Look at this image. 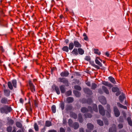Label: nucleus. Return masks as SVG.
Segmentation results:
<instances>
[{
	"label": "nucleus",
	"mask_w": 132,
	"mask_h": 132,
	"mask_svg": "<svg viewBox=\"0 0 132 132\" xmlns=\"http://www.w3.org/2000/svg\"><path fill=\"white\" fill-rule=\"evenodd\" d=\"M74 46L73 43V42L70 43L69 44V49L70 50H72Z\"/></svg>",
	"instance_id": "obj_21"
},
{
	"label": "nucleus",
	"mask_w": 132,
	"mask_h": 132,
	"mask_svg": "<svg viewBox=\"0 0 132 132\" xmlns=\"http://www.w3.org/2000/svg\"><path fill=\"white\" fill-rule=\"evenodd\" d=\"M16 127L18 128H21L22 126V124L19 122H16Z\"/></svg>",
	"instance_id": "obj_37"
},
{
	"label": "nucleus",
	"mask_w": 132,
	"mask_h": 132,
	"mask_svg": "<svg viewBox=\"0 0 132 132\" xmlns=\"http://www.w3.org/2000/svg\"><path fill=\"white\" fill-rule=\"evenodd\" d=\"M109 80L113 84H116V82L115 81L114 79L112 77H109L108 78Z\"/></svg>",
	"instance_id": "obj_18"
},
{
	"label": "nucleus",
	"mask_w": 132,
	"mask_h": 132,
	"mask_svg": "<svg viewBox=\"0 0 132 132\" xmlns=\"http://www.w3.org/2000/svg\"><path fill=\"white\" fill-rule=\"evenodd\" d=\"M84 39L85 40H88V38L87 36H86L84 37Z\"/></svg>",
	"instance_id": "obj_63"
},
{
	"label": "nucleus",
	"mask_w": 132,
	"mask_h": 132,
	"mask_svg": "<svg viewBox=\"0 0 132 132\" xmlns=\"http://www.w3.org/2000/svg\"><path fill=\"white\" fill-rule=\"evenodd\" d=\"M98 100L101 103L103 104H104L106 103V100L105 97L101 96L98 98Z\"/></svg>",
	"instance_id": "obj_4"
},
{
	"label": "nucleus",
	"mask_w": 132,
	"mask_h": 132,
	"mask_svg": "<svg viewBox=\"0 0 132 132\" xmlns=\"http://www.w3.org/2000/svg\"><path fill=\"white\" fill-rule=\"evenodd\" d=\"M88 109H87L85 107L82 108L81 109V111L83 113H84L89 111L90 112H92V109L89 106L88 107Z\"/></svg>",
	"instance_id": "obj_1"
},
{
	"label": "nucleus",
	"mask_w": 132,
	"mask_h": 132,
	"mask_svg": "<svg viewBox=\"0 0 132 132\" xmlns=\"http://www.w3.org/2000/svg\"><path fill=\"white\" fill-rule=\"evenodd\" d=\"M95 67L96 68H97V69H100V68L99 67H98V66L96 65H95Z\"/></svg>",
	"instance_id": "obj_64"
},
{
	"label": "nucleus",
	"mask_w": 132,
	"mask_h": 132,
	"mask_svg": "<svg viewBox=\"0 0 132 132\" xmlns=\"http://www.w3.org/2000/svg\"><path fill=\"white\" fill-rule=\"evenodd\" d=\"M78 120L79 122H82L83 119L82 115L80 113L78 114Z\"/></svg>",
	"instance_id": "obj_31"
},
{
	"label": "nucleus",
	"mask_w": 132,
	"mask_h": 132,
	"mask_svg": "<svg viewBox=\"0 0 132 132\" xmlns=\"http://www.w3.org/2000/svg\"><path fill=\"white\" fill-rule=\"evenodd\" d=\"M56 106L55 105H53L51 107V110L52 112L54 113L56 112Z\"/></svg>",
	"instance_id": "obj_36"
},
{
	"label": "nucleus",
	"mask_w": 132,
	"mask_h": 132,
	"mask_svg": "<svg viewBox=\"0 0 132 132\" xmlns=\"http://www.w3.org/2000/svg\"><path fill=\"white\" fill-rule=\"evenodd\" d=\"M74 46L77 48H80L81 47V44L77 40H75L73 42Z\"/></svg>",
	"instance_id": "obj_7"
},
{
	"label": "nucleus",
	"mask_w": 132,
	"mask_h": 132,
	"mask_svg": "<svg viewBox=\"0 0 132 132\" xmlns=\"http://www.w3.org/2000/svg\"><path fill=\"white\" fill-rule=\"evenodd\" d=\"M67 101L69 103H71L73 101V99L72 97H69L67 98Z\"/></svg>",
	"instance_id": "obj_30"
},
{
	"label": "nucleus",
	"mask_w": 132,
	"mask_h": 132,
	"mask_svg": "<svg viewBox=\"0 0 132 132\" xmlns=\"http://www.w3.org/2000/svg\"><path fill=\"white\" fill-rule=\"evenodd\" d=\"M4 93L5 95L8 96V91L7 90L4 89Z\"/></svg>",
	"instance_id": "obj_52"
},
{
	"label": "nucleus",
	"mask_w": 132,
	"mask_h": 132,
	"mask_svg": "<svg viewBox=\"0 0 132 132\" xmlns=\"http://www.w3.org/2000/svg\"><path fill=\"white\" fill-rule=\"evenodd\" d=\"M93 106V109L95 112H97L98 109L97 106L95 104H93L92 105Z\"/></svg>",
	"instance_id": "obj_25"
},
{
	"label": "nucleus",
	"mask_w": 132,
	"mask_h": 132,
	"mask_svg": "<svg viewBox=\"0 0 132 132\" xmlns=\"http://www.w3.org/2000/svg\"><path fill=\"white\" fill-rule=\"evenodd\" d=\"M70 116L74 119H76L77 118V114L75 113L71 112L70 113Z\"/></svg>",
	"instance_id": "obj_22"
},
{
	"label": "nucleus",
	"mask_w": 132,
	"mask_h": 132,
	"mask_svg": "<svg viewBox=\"0 0 132 132\" xmlns=\"http://www.w3.org/2000/svg\"><path fill=\"white\" fill-rule=\"evenodd\" d=\"M60 88L62 93H64L65 91V88L63 85H61L60 86Z\"/></svg>",
	"instance_id": "obj_17"
},
{
	"label": "nucleus",
	"mask_w": 132,
	"mask_h": 132,
	"mask_svg": "<svg viewBox=\"0 0 132 132\" xmlns=\"http://www.w3.org/2000/svg\"><path fill=\"white\" fill-rule=\"evenodd\" d=\"M97 85L94 83H93L92 84L91 88L92 89H94L96 88Z\"/></svg>",
	"instance_id": "obj_42"
},
{
	"label": "nucleus",
	"mask_w": 132,
	"mask_h": 132,
	"mask_svg": "<svg viewBox=\"0 0 132 132\" xmlns=\"http://www.w3.org/2000/svg\"><path fill=\"white\" fill-rule=\"evenodd\" d=\"M20 103H23V100L22 98H20Z\"/></svg>",
	"instance_id": "obj_60"
},
{
	"label": "nucleus",
	"mask_w": 132,
	"mask_h": 132,
	"mask_svg": "<svg viewBox=\"0 0 132 132\" xmlns=\"http://www.w3.org/2000/svg\"><path fill=\"white\" fill-rule=\"evenodd\" d=\"M95 62L96 64L98 65L99 66L102 67V64L99 61L97 58H96L95 59Z\"/></svg>",
	"instance_id": "obj_27"
},
{
	"label": "nucleus",
	"mask_w": 132,
	"mask_h": 132,
	"mask_svg": "<svg viewBox=\"0 0 132 132\" xmlns=\"http://www.w3.org/2000/svg\"><path fill=\"white\" fill-rule=\"evenodd\" d=\"M62 50L64 52H68L69 51V48L67 46H64L62 48Z\"/></svg>",
	"instance_id": "obj_32"
},
{
	"label": "nucleus",
	"mask_w": 132,
	"mask_h": 132,
	"mask_svg": "<svg viewBox=\"0 0 132 132\" xmlns=\"http://www.w3.org/2000/svg\"><path fill=\"white\" fill-rule=\"evenodd\" d=\"M72 109V106L71 105H68L67 106L66 110H71Z\"/></svg>",
	"instance_id": "obj_50"
},
{
	"label": "nucleus",
	"mask_w": 132,
	"mask_h": 132,
	"mask_svg": "<svg viewBox=\"0 0 132 132\" xmlns=\"http://www.w3.org/2000/svg\"><path fill=\"white\" fill-rule=\"evenodd\" d=\"M29 83L31 91L34 93L35 91V89L34 85L30 81H29Z\"/></svg>",
	"instance_id": "obj_8"
},
{
	"label": "nucleus",
	"mask_w": 132,
	"mask_h": 132,
	"mask_svg": "<svg viewBox=\"0 0 132 132\" xmlns=\"http://www.w3.org/2000/svg\"><path fill=\"white\" fill-rule=\"evenodd\" d=\"M84 90L86 93L87 94L91 95L92 94V91L88 88H84Z\"/></svg>",
	"instance_id": "obj_10"
},
{
	"label": "nucleus",
	"mask_w": 132,
	"mask_h": 132,
	"mask_svg": "<svg viewBox=\"0 0 132 132\" xmlns=\"http://www.w3.org/2000/svg\"><path fill=\"white\" fill-rule=\"evenodd\" d=\"M71 90H69L65 93V94L67 96H68L71 95Z\"/></svg>",
	"instance_id": "obj_46"
},
{
	"label": "nucleus",
	"mask_w": 132,
	"mask_h": 132,
	"mask_svg": "<svg viewBox=\"0 0 132 132\" xmlns=\"http://www.w3.org/2000/svg\"><path fill=\"white\" fill-rule=\"evenodd\" d=\"M85 117L86 118H91L92 115L90 114L86 113L85 114Z\"/></svg>",
	"instance_id": "obj_41"
},
{
	"label": "nucleus",
	"mask_w": 132,
	"mask_h": 132,
	"mask_svg": "<svg viewBox=\"0 0 132 132\" xmlns=\"http://www.w3.org/2000/svg\"><path fill=\"white\" fill-rule=\"evenodd\" d=\"M105 123V125H108V122L107 120H105L104 121Z\"/></svg>",
	"instance_id": "obj_58"
},
{
	"label": "nucleus",
	"mask_w": 132,
	"mask_h": 132,
	"mask_svg": "<svg viewBox=\"0 0 132 132\" xmlns=\"http://www.w3.org/2000/svg\"><path fill=\"white\" fill-rule=\"evenodd\" d=\"M107 109L108 111L107 113H106V115L108 117H110V113L111 112V110L110 109V106L109 104H107Z\"/></svg>",
	"instance_id": "obj_15"
},
{
	"label": "nucleus",
	"mask_w": 132,
	"mask_h": 132,
	"mask_svg": "<svg viewBox=\"0 0 132 132\" xmlns=\"http://www.w3.org/2000/svg\"><path fill=\"white\" fill-rule=\"evenodd\" d=\"M58 81L59 82H62L65 85L68 84V80L65 78H59Z\"/></svg>",
	"instance_id": "obj_5"
},
{
	"label": "nucleus",
	"mask_w": 132,
	"mask_h": 132,
	"mask_svg": "<svg viewBox=\"0 0 132 132\" xmlns=\"http://www.w3.org/2000/svg\"><path fill=\"white\" fill-rule=\"evenodd\" d=\"M48 132H56V131L54 130H49Z\"/></svg>",
	"instance_id": "obj_61"
},
{
	"label": "nucleus",
	"mask_w": 132,
	"mask_h": 132,
	"mask_svg": "<svg viewBox=\"0 0 132 132\" xmlns=\"http://www.w3.org/2000/svg\"><path fill=\"white\" fill-rule=\"evenodd\" d=\"M60 132H65V130L63 128H61L60 129Z\"/></svg>",
	"instance_id": "obj_55"
},
{
	"label": "nucleus",
	"mask_w": 132,
	"mask_h": 132,
	"mask_svg": "<svg viewBox=\"0 0 132 132\" xmlns=\"http://www.w3.org/2000/svg\"><path fill=\"white\" fill-rule=\"evenodd\" d=\"M9 88L11 89L12 90L13 88V86L11 83L9 82Z\"/></svg>",
	"instance_id": "obj_51"
},
{
	"label": "nucleus",
	"mask_w": 132,
	"mask_h": 132,
	"mask_svg": "<svg viewBox=\"0 0 132 132\" xmlns=\"http://www.w3.org/2000/svg\"><path fill=\"white\" fill-rule=\"evenodd\" d=\"M12 84L14 87L16 88V81L15 80L12 81Z\"/></svg>",
	"instance_id": "obj_38"
},
{
	"label": "nucleus",
	"mask_w": 132,
	"mask_h": 132,
	"mask_svg": "<svg viewBox=\"0 0 132 132\" xmlns=\"http://www.w3.org/2000/svg\"><path fill=\"white\" fill-rule=\"evenodd\" d=\"M102 84L105 86H107L109 87H112V85L111 84L107 81H103L102 82Z\"/></svg>",
	"instance_id": "obj_13"
},
{
	"label": "nucleus",
	"mask_w": 132,
	"mask_h": 132,
	"mask_svg": "<svg viewBox=\"0 0 132 132\" xmlns=\"http://www.w3.org/2000/svg\"><path fill=\"white\" fill-rule=\"evenodd\" d=\"M88 130H86V132H91V131L93 130L94 128L93 125L90 123H89L87 124Z\"/></svg>",
	"instance_id": "obj_2"
},
{
	"label": "nucleus",
	"mask_w": 132,
	"mask_h": 132,
	"mask_svg": "<svg viewBox=\"0 0 132 132\" xmlns=\"http://www.w3.org/2000/svg\"><path fill=\"white\" fill-rule=\"evenodd\" d=\"M112 91L113 92H116L117 91L118 88L117 87H114L112 88Z\"/></svg>",
	"instance_id": "obj_48"
},
{
	"label": "nucleus",
	"mask_w": 132,
	"mask_h": 132,
	"mask_svg": "<svg viewBox=\"0 0 132 132\" xmlns=\"http://www.w3.org/2000/svg\"><path fill=\"white\" fill-rule=\"evenodd\" d=\"M117 105L118 107L120 108H123L125 109H127V107L126 106L123 105L119 103H117Z\"/></svg>",
	"instance_id": "obj_28"
},
{
	"label": "nucleus",
	"mask_w": 132,
	"mask_h": 132,
	"mask_svg": "<svg viewBox=\"0 0 132 132\" xmlns=\"http://www.w3.org/2000/svg\"><path fill=\"white\" fill-rule=\"evenodd\" d=\"M94 53L96 54H97L98 55L100 54L101 53L99 51V50L97 49H94Z\"/></svg>",
	"instance_id": "obj_33"
},
{
	"label": "nucleus",
	"mask_w": 132,
	"mask_h": 132,
	"mask_svg": "<svg viewBox=\"0 0 132 132\" xmlns=\"http://www.w3.org/2000/svg\"><path fill=\"white\" fill-rule=\"evenodd\" d=\"M127 120L128 122L129 125L131 126H132V121L131 120L130 117H128L127 119Z\"/></svg>",
	"instance_id": "obj_26"
},
{
	"label": "nucleus",
	"mask_w": 132,
	"mask_h": 132,
	"mask_svg": "<svg viewBox=\"0 0 132 132\" xmlns=\"http://www.w3.org/2000/svg\"><path fill=\"white\" fill-rule=\"evenodd\" d=\"M77 90H80L81 89V87L79 86H76L74 87Z\"/></svg>",
	"instance_id": "obj_47"
},
{
	"label": "nucleus",
	"mask_w": 132,
	"mask_h": 132,
	"mask_svg": "<svg viewBox=\"0 0 132 132\" xmlns=\"http://www.w3.org/2000/svg\"><path fill=\"white\" fill-rule=\"evenodd\" d=\"M78 51L77 48H75L73 50L71 53L75 55H77L78 54Z\"/></svg>",
	"instance_id": "obj_19"
},
{
	"label": "nucleus",
	"mask_w": 132,
	"mask_h": 132,
	"mask_svg": "<svg viewBox=\"0 0 132 132\" xmlns=\"http://www.w3.org/2000/svg\"><path fill=\"white\" fill-rule=\"evenodd\" d=\"M69 75V73L67 71L62 72L60 74V75L63 77H67Z\"/></svg>",
	"instance_id": "obj_9"
},
{
	"label": "nucleus",
	"mask_w": 132,
	"mask_h": 132,
	"mask_svg": "<svg viewBox=\"0 0 132 132\" xmlns=\"http://www.w3.org/2000/svg\"><path fill=\"white\" fill-rule=\"evenodd\" d=\"M60 106L62 110L64 109V104L63 102H61L60 104Z\"/></svg>",
	"instance_id": "obj_43"
},
{
	"label": "nucleus",
	"mask_w": 132,
	"mask_h": 132,
	"mask_svg": "<svg viewBox=\"0 0 132 132\" xmlns=\"http://www.w3.org/2000/svg\"><path fill=\"white\" fill-rule=\"evenodd\" d=\"M86 84L88 86H90V83L89 81H86Z\"/></svg>",
	"instance_id": "obj_54"
},
{
	"label": "nucleus",
	"mask_w": 132,
	"mask_h": 132,
	"mask_svg": "<svg viewBox=\"0 0 132 132\" xmlns=\"http://www.w3.org/2000/svg\"><path fill=\"white\" fill-rule=\"evenodd\" d=\"M123 127V125L122 124H120L118 125V127L119 128H121Z\"/></svg>",
	"instance_id": "obj_56"
},
{
	"label": "nucleus",
	"mask_w": 132,
	"mask_h": 132,
	"mask_svg": "<svg viewBox=\"0 0 132 132\" xmlns=\"http://www.w3.org/2000/svg\"><path fill=\"white\" fill-rule=\"evenodd\" d=\"M80 132H84V130L83 128H81L80 129Z\"/></svg>",
	"instance_id": "obj_57"
},
{
	"label": "nucleus",
	"mask_w": 132,
	"mask_h": 132,
	"mask_svg": "<svg viewBox=\"0 0 132 132\" xmlns=\"http://www.w3.org/2000/svg\"><path fill=\"white\" fill-rule=\"evenodd\" d=\"M114 111L115 116L118 117L120 114L119 111L116 106H114Z\"/></svg>",
	"instance_id": "obj_6"
},
{
	"label": "nucleus",
	"mask_w": 132,
	"mask_h": 132,
	"mask_svg": "<svg viewBox=\"0 0 132 132\" xmlns=\"http://www.w3.org/2000/svg\"><path fill=\"white\" fill-rule=\"evenodd\" d=\"M98 124L100 126H102L103 125V123L102 121L100 120H97Z\"/></svg>",
	"instance_id": "obj_40"
},
{
	"label": "nucleus",
	"mask_w": 132,
	"mask_h": 132,
	"mask_svg": "<svg viewBox=\"0 0 132 132\" xmlns=\"http://www.w3.org/2000/svg\"><path fill=\"white\" fill-rule=\"evenodd\" d=\"M73 127L75 129H78L79 127V124L76 122L74 123L73 125Z\"/></svg>",
	"instance_id": "obj_24"
},
{
	"label": "nucleus",
	"mask_w": 132,
	"mask_h": 132,
	"mask_svg": "<svg viewBox=\"0 0 132 132\" xmlns=\"http://www.w3.org/2000/svg\"><path fill=\"white\" fill-rule=\"evenodd\" d=\"M102 88L103 91L106 94H109V90L105 86H102Z\"/></svg>",
	"instance_id": "obj_16"
},
{
	"label": "nucleus",
	"mask_w": 132,
	"mask_h": 132,
	"mask_svg": "<svg viewBox=\"0 0 132 132\" xmlns=\"http://www.w3.org/2000/svg\"><path fill=\"white\" fill-rule=\"evenodd\" d=\"M105 54H106V55L107 57H109V56L110 54H109V53L108 52H106Z\"/></svg>",
	"instance_id": "obj_59"
},
{
	"label": "nucleus",
	"mask_w": 132,
	"mask_h": 132,
	"mask_svg": "<svg viewBox=\"0 0 132 132\" xmlns=\"http://www.w3.org/2000/svg\"><path fill=\"white\" fill-rule=\"evenodd\" d=\"M12 109L9 106V112L12 110Z\"/></svg>",
	"instance_id": "obj_62"
},
{
	"label": "nucleus",
	"mask_w": 132,
	"mask_h": 132,
	"mask_svg": "<svg viewBox=\"0 0 132 132\" xmlns=\"http://www.w3.org/2000/svg\"><path fill=\"white\" fill-rule=\"evenodd\" d=\"M119 121L120 122H123V119L122 117H119Z\"/></svg>",
	"instance_id": "obj_53"
},
{
	"label": "nucleus",
	"mask_w": 132,
	"mask_h": 132,
	"mask_svg": "<svg viewBox=\"0 0 132 132\" xmlns=\"http://www.w3.org/2000/svg\"><path fill=\"white\" fill-rule=\"evenodd\" d=\"M51 122L49 121H46L45 126L47 127H49L52 125Z\"/></svg>",
	"instance_id": "obj_23"
},
{
	"label": "nucleus",
	"mask_w": 132,
	"mask_h": 132,
	"mask_svg": "<svg viewBox=\"0 0 132 132\" xmlns=\"http://www.w3.org/2000/svg\"><path fill=\"white\" fill-rule=\"evenodd\" d=\"M73 93L75 96L77 97H78L80 96V94L79 92L77 91H74Z\"/></svg>",
	"instance_id": "obj_35"
},
{
	"label": "nucleus",
	"mask_w": 132,
	"mask_h": 132,
	"mask_svg": "<svg viewBox=\"0 0 132 132\" xmlns=\"http://www.w3.org/2000/svg\"><path fill=\"white\" fill-rule=\"evenodd\" d=\"M98 109L100 113L102 116H104L105 114V111L103 107L101 105L98 106Z\"/></svg>",
	"instance_id": "obj_3"
},
{
	"label": "nucleus",
	"mask_w": 132,
	"mask_h": 132,
	"mask_svg": "<svg viewBox=\"0 0 132 132\" xmlns=\"http://www.w3.org/2000/svg\"><path fill=\"white\" fill-rule=\"evenodd\" d=\"M34 128L36 131H37L39 130L38 126L36 123H35L34 125Z\"/></svg>",
	"instance_id": "obj_34"
},
{
	"label": "nucleus",
	"mask_w": 132,
	"mask_h": 132,
	"mask_svg": "<svg viewBox=\"0 0 132 132\" xmlns=\"http://www.w3.org/2000/svg\"><path fill=\"white\" fill-rule=\"evenodd\" d=\"M8 110V108L7 107L6 108H3L1 109V112L2 113H5L7 114V111Z\"/></svg>",
	"instance_id": "obj_11"
},
{
	"label": "nucleus",
	"mask_w": 132,
	"mask_h": 132,
	"mask_svg": "<svg viewBox=\"0 0 132 132\" xmlns=\"http://www.w3.org/2000/svg\"><path fill=\"white\" fill-rule=\"evenodd\" d=\"M54 89L56 92V93L59 95L60 93V91L59 90V88L57 86H55L54 87Z\"/></svg>",
	"instance_id": "obj_29"
},
{
	"label": "nucleus",
	"mask_w": 132,
	"mask_h": 132,
	"mask_svg": "<svg viewBox=\"0 0 132 132\" xmlns=\"http://www.w3.org/2000/svg\"><path fill=\"white\" fill-rule=\"evenodd\" d=\"M116 128L115 125H113V127L109 129V132H116Z\"/></svg>",
	"instance_id": "obj_14"
},
{
	"label": "nucleus",
	"mask_w": 132,
	"mask_h": 132,
	"mask_svg": "<svg viewBox=\"0 0 132 132\" xmlns=\"http://www.w3.org/2000/svg\"><path fill=\"white\" fill-rule=\"evenodd\" d=\"M125 98V95L123 94H122L119 97V100L120 102L122 103Z\"/></svg>",
	"instance_id": "obj_12"
},
{
	"label": "nucleus",
	"mask_w": 132,
	"mask_h": 132,
	"mask_svg": "<svg viewBox=\"0 0 132 132\" xmlns=\"http://www.w3.org/2000/svg\"><path fill=\"white\" fill-rule=\"evenodd\" d=\"M78 53L79 54L82 55L84 53V50L82 48H79L78 49Z\"/></svg>",
	"instance_id": "obj_20"
},
{
	"label": "nucleus",
	"mask_w": 132,
	"mask_h": 132,
	"mask_svg": "<svg viewBox=\"0 0 132 132\" xmlns=\"http://www.w3.org/2000/svg\"><path fill=\"white\" fill-rule=\"evenodd\" d=\"M85 60L87 61H89L90 60V58L89 56H86L85 57Z\"/></svg>",
	"instance_id": "obj_45"
},
{
	"label": "nucleus",
	"mask_w": 132,
	"mask_h": 132,
	"mask_svg": "<svg viewBox=\"0 0 132 132\" xmlns=\"http://www.w3.org/2000/svg\"><path fill=\"white\" fill-rule=\"evenodd\" d=\"M92 101L91 99H89L86 102H84L83 101V103H87L89 104L91 103H92Z\"/></svg>",
	"instance_id": "obj_39"
},
{
	"label": "nucleus",
	"mask_w": 132,
	"mask_h": 132,
	"mask_svg": "<svg viewBox=\"0 0 132 132\" xmlns=\"http://www.w3.org/2000/svg\"><path fill=\"white\" fill-rule=\"evenodd\" d=\"M68 123L69 125L70 126L72 127L73 126L72 124V121L71 119H69Z\"/></svg>",
	"instance_id": "obj_44"
},
{
	"label": "nucleus",
	"mask_w": 132,
	"mask_h": 132,
	"mask_svg": "<svg viewBox=\"0 0 132 132\" xmlns=\"http://www.w3.org/2000/svg\"><path fill=\"white\" fill-rule=\"evenodd\" d=\"M7 101V100L5 98H3L1 100V102L2 103H6Z\"/></svg>",
	"instance_id": "obj_49"
}]
</instances>
